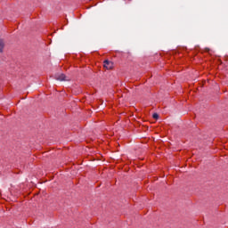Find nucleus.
Listing matches in <instances>:
<instances>
[{"label":"nucleus","mask_w":228,"mask_h":228,"mask_svg":"<svg viewBox=\"0 0 228 228\" xmlns=\"http://www.w3.org/2000/svg\"><path fill=\"white\" fill-rule=\"evenodd\" d=\"M55 79L57 81H70V77H67L63 73H58L55 75Z\"/></svg>","instance_id":"1"},{"label":"nucleus","mask_w":228,"mask_h":228,"mask_svg":"<svg viewBox=\"0 0 228 228\" xmlns=\"http://www.w3.org/2000/svg\"><path fill=\"white\" fill-rule=\"evenodd\" d=\"M103 66L105 69H107V70H110V69H113V62L106 60L103 61Z\"/></svg>","instance_id":"2"},{"label":"nucleus","mask_w":228,"mask_h":228,"mask_svg":"<svg viewBox=\"0 0 228 228\" xmlns=\"http://www.w3.org/2000/svg\"><path fill=\"white\" fill-rule=\"evenodd\" d=\"M4 49V41L0 39V53H3Z\"/></svg>","instance_id":"3"},{"label":"nucleus","mask_w":228,"mask_h":228,"mask_svg":"<svg viewBox=\"0 0 228 228\" xmlns=\"http://www.w3.org/2000/svg\"><path fill=\"white\" fill-rule=\"evenodd\" d=\"M152 117H153L154 120H158V118H159V115H153Z\"/></svg>","instance_id":"4"},{"label":"nucleus","mask_w":228,"mask_h":228,"mask_svg":"<svg viewBox=\"0 0 228 228\" xmlns=\"http://www.w3.org/2000/svg\"><path fill=\"white\" fill-rule=\"evenodd\" d=\"M152 115H158V113H157V112H154V113H152Z\"/></svg>","instance_id":"5"}]
</instances>
